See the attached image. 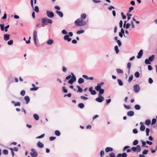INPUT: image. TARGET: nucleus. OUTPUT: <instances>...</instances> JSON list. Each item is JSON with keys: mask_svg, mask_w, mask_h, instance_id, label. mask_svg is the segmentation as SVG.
I'll list each match as a JSON object with an SVG mask.
<instances>
[{"mask_svg": "<svg viewBox=\"0 0 157 157\" xmlns=\"http://www.w3.org/2000/svg\"><path fill=\"white\" fill-rule=\"evenodd\" d=\"M136 78H138L140 77V73L138 71L136 72L134 74Z\"/></svg>", "mask_w": 157, "mask_h": 157, "instance_id": "nucleus-34", "label": "nucleus"}, {"mask_svg": "<svg viewBox=\"0 0 157 157\" xmlns=\"http://www.w3.org/2000/svg\"><path fill=\"white\" fill-rule=\"evenodd\" d=\"M0 26L1 29V30L2 31H3L4 30V24H1Z\"/></svg>", "mask_w": 157, "mask_h": 157, "instance_id": "nucleus-53", "label": "nucleus"}, {"mask_svg": "<svg viewBox=\"0 0 157 157\" xmlns=\"http://www.w3.org/2000/svg\"><path fill=\"white\" fill-rule=\"evenodd\" d=\"M156 122V119L155 118H153L152 120L151 125L155 124Z\"/></svg>", "mask_w": 157, "mask_h": 157, "instance_id": "nucleus-45", "label": "nucleus"}, {"mask_svg": "<svg viewBox=\"0 0 157 157\" xmlns=\"http://www.w3.org/2000/svg\"><path fill=\"white\" fill-rule=\"evenodd\" d=\"M31 152L30 153V154L32 157H37L38 156V153L34 149H32L31 150Z\"/></svg>", "mask_w": 157, "mask_h": 157, "instance_id": "nucleus-4", "label": "nucleus"}, {"mask_svg": "<svg viewBox=\"0 0 157 157\" xmlns=\"http://www.w3.org/2000/svg\"><path fill=\"white\" fill-rule=\"evenodd\" d=\"M78 83L79 84H82L84 82V79L82 78H80L78 80Z\"/></svg>", "mask_w": 157, "mask_h": 157, "instance_id": "nucleus-30", "label": "nucleus"}, {"mask_svg": "<svg viewBox=\"0 0 157 157\" xmlns=\"http://www.w3.org/2000/svg\"><path fill=\"white\" fill-rule=\"evenodd\" d=\"M111 101V99H109L106 100V105H108Z\"/></svg>", "mask_w": 157, "mask_h": 157, "instance_id": "nucleus-59", "label": "nucleus"}, {"mask_svg": "<svg viewBox=\"0 0 157 157\" xmlns=\"http://www.w3.org/2000/svg\"><path fill=\"white\" fill-rule=\"evenodd\" d=\"M104 100V97L100 94H99L98 97L95 99L96 101L99 102H101Z\"/></svg>", "mask_w": 157, "mask_h": 157, "instance_id": "nucleus-5", "label": "nucleus"}, {"mask_svg": "<svg viewBox=\"0 0 157 157\" xmlns=\"http://www.w3.org/2000/svg\"><path fill=\"white\" fill-rule=\"evenodd\" d=\"M46 14L47 16L50 18H53L54 16V13L52 11H50L47 10L46 11Z\"/></svg>", "mask_w": 157, "mask_h": 157, "instance_id": "nucleus-7", "label": "nucleus"}, {"mask_svg": "<svg viewBox=\"0 0 157 157\" xmlns=\"http://www.w3.org/2000/svg\"><path fill=\"white\" fill-rule=\"evenodd\" d=\"M32 86H33L34 87L31 88L30 89V90L31 91H33V90L36 91V90H37L39 88L38 87H35V84H32Z\"/></svg>", "mask_w": 157, "mask_h": 157, "instance_id": "nucleus-15", "label": "nucleus"}, {"mask_svg": "<svg viewBox=\"0 0 157 157\" xmlns=\"http://www.w3.org/2000/svg\"><path fill=\"white\" fill-rule=\"evenodd\" d=\"M93 87H91L89 88V90L90 92V93L91 94L93 95H95L96 94V91L94 90H93Z\"/></svg>", "mask_w": 157, "mask_h": 157, "instance_id": "nucleus-12", "label": "nucleus"}, {"mask_svg": "<svg viewBox=\"0 0 157 157\" xmlns=\"http://www.w3.org/2000/svg\"><path fill=\"white\" fill-rule=\"evenodd\" d=\"M121 155V157H126L127 156V154L125 152H123Z\"/></svg>", "mask_w": 157, "mask_h": 157, "instance_id": "nucleus-58", "label": "nucleus"}, {"mask_svg": "<svg viewBox=\"0 0 157 157\" xmlns=\"http://www.w3.org/2000/svg\"><path fill=\"white\" fill-rule=\"evenodd\" d=\"M75 23L78 26H83L86 24V22L81 18L77 19L75 21Z\"/></svg>", "mask_w": 157, "mask_h": 157, "instance_id": "nucleus-1", "label": "nucleus"}, {"mask_svg": "<svg viewBox=\"0 0 157 157\" xmlns=\"http://www.w3.org/2000/svg\"><path fill=\"white\" fill-rule=\"evenodd\" d=\"M133 76L132 75H131V76L129 78V79L128 80V82H131L133 79Z\"/></svg>", "mask_w": 157, "mask_h": 157, "instance_id": "nucleus-48", "label": "nucleus"}, {"mask_svg": "<svg viewBox=\"0 0 157 157\" xmlns=\"http://www.w3.org/2000/svg\"><path fill=\"white\" fill-rule=\"evenodd\" d=\"M104 84V83L101 82L99 83L97 85L95 88V89L98 91L100 89H101V86Z\"/></svg>", "mask_w": 157, "mask_h": 157, "instance_id": "nucleus-8", "label": "nucleus"}, {"mask_svg": "<svg viewBox=\"0 0 157 157\" xmlns=\"http://www.w3.org/2000/svg\"><path fill=\"white\" fill-rule=\"evenodd\" d=\"M110 157H116L115 154L114 153H111L109 155Z\"/></svg>", "mask_w": 157, "mask_h": 157, "instance_id": "nucleus-54", "label": "nucleus"}, {"mask_svg": "<svg viewBox=\"0 0 157 157\" xmlns=\"http://www.w3.org/2000/svg\"><path fill=\"white\" fill-rule=\"evenodd\" d=\"M74 82L73 80H72L71 79H70L68 81V82L70 84H72L73 82Z\"/></svg>", "mask_w": 157, "mask_h": 157, "instance_id": "nucleus-62", "label": "nucleus"}, {"mask_svg": "<svg viewBox=\"0 0 157 157\" xmlns=\"http://www.w3.org/2000/svg\"><path fill=\"white\" fill-rule=\"evenodd\" d=\"M134 91L136 93L138 92L140 90V87L138 85L136 84L133 87Z\"/></svg>", "mask_w": 157, "mask_h": 157, "instance_id": "nucleus-9", "label": "nucleus"}, {"mask_svg": "<svg viewBox=\"0 0 157 157\" xmlns=\"http://www.w3.org/2000/svg\"><path fill=\"white\" fill-rule=\"evenodd\" d=\"M37 32L36 30H35L33 31V40L34 42L35 43V44L37 45V43H36V38H37Z\"/></svg>", "mask_w": 157, "mask_h": 157, "instance_id": "nucleus-6", "label": "nucleus"}, {"mask_svg": "<svg viewBox=\"0 0 157 157\" xmlns=\"http://www.w3.org/2000/svg\"><path fill=\"white\" fill-rule=\"evenodd\" d=\"M148 152V150H144L143 152V155H146Z\"/></svg>", "mask_w": 157, "mask_h": 157, "instance_id": "nucleus-51", "label": "nucleus"}, {"mask_svg": "<svg viewBox=\"0 0 157 157\" xmlns=\"http://www.w3.org/2000/svg\"><path fill=\"white\" fill-rule=\"evenodd\" d=\"M140 124H141V126L140 127V130L142 131H144L145 129V127L144 125L143 124V123L141 122L140 123Z\"/></svg>", "mask_w": 157, "mask_h": 157, "instance_id": "nucleus-13", "label": "nucleus"}, {"mask_svg": "<svg viewBox=\"0 0 157 157\" xmlns=\"http://www.w3.org/2000/svg\"><path fill=\"white\" fill-rule=\"evenodd\" d=\"M77 87L78 88V92L80 93L82 92V89L79 86H77Z\"/></svg>", "mask_w": 157, "mask_h": 157, "instance_id": "nucleus-41", "label": "nucleus"}, {"mask_svg": "<svg viewBox=\"0 0 157 157\" xmlns=\"http://www.w3.org/2000/svg\"><path fill=\"white\" fill-rule=\"evenodd\" d=\"M132 132L134 134H136L138 133V131L136 129H134L133 130Z\"/></svg>", "mask_w": 157, "mask_h": 157, "instance_id": "nucleus-64", "label": "nucleus"}, {"mask_svg": "<svg viewBox=\"0 0 157 157\" xmlns=\"http://www.w3.org/2000/svg\"><path fill=\"white\" fill-rule=\"evenodd\" d=\"M148 82L150 84H151L153 82V80L151 78H149L148 79Z\"/></svg>", "mask_w": 157, "mask_h": 157, "instance_id": "nucleus-55", "label": "nucleus"}, {"mask_svg": "<svg viewBox=\"0 0 157 157\" xmlns=\"http://www.w3.org/2000/svg\"><path fill=\"white\" fill-rule=\"evenodd\" d=\"M121 14L122 16V18L123 19H124L126 18V16L124 14L123 12H121Z\"/></svg>", "mask_w": 157, "mask_h": 157, "instance_id": "nucleus-61", "label": "nucleus"}, {"mask_svg": "<svg viewBox=\"0 0 157 157\" xmlns=\"http://www.w3.org/2000/svg\"><path fill=\"white\" fill-rule=\"evenodd\" d=\"M9 149L11 151V150H13V151H18V148L17 147H14V148H9Z\"/></svg>", "mask_w": 157, "mask_h": 157, "instance_id": "nucleus-33", "label": "nucleus"}, {"mask_svg": "<svg viewBox=\"0 0 157 157\" xmlns=\"http://www.w3.org/2000/svg\"><path fill=\"white\" fill-rule=\"evenodd\" d=\"M131 149L134 152L137 151V152H139L141 150L140 146L139 145L136 146V147H132Z\"/></svg>", "mask_w": 157, "mask_h": 157, "instance_id": "nucleus-3", "label": "nucleus"}, {"mask_svg": "<svg viewBox=\"0 0 157 157\" xmlns=\"http://www.w3.org/2000/svg\"><path fill=\"white\" fill-rule=\"evenodd\" d=\"M37 146L40 148H43L44 146L43 144L40 141L37 143Z\"/></svg>", "mask_w": 157, "mask_h": 157, "instance_id": "nucleus-17", "label": "nucleus"}, {"mask_svg": "<svg viewBox=\"0 0 157 157\" xmlns=\"http://www.w3.org/2000/svg\"><path fill=\"white\" fill-rule=\"evenodd\" d=\"M13 43V41L12 40H10V41H8L7 44L9 45H12Z\"/></svg>", "mask_w": 157, "mask_h": 157, "instance_id": "nucleus-47", "label": "nucleus"}, {"mask_svg": "<svg viewBox=\"0 0 157 157\" xmlns=\"http://www.w3.org/2000/svg\"><path fill=\"white\" fill-rule=\"evenodd\" d=\"M116 70L118 73L120 74L123 73V71L120 69H116Z\"/></svg>", "mask_w": 157, "mask_h": 157, "instance_id": "nucleus-39", "label": "nucleus"}, {"mask_svg": "<svg viewBox=\"0 0 157 157\" xmlns=\"http://www.w3.org/2000/svg\"><path fill=\"white\" fill-rule=\"evenodd\" d=\"M143 54V50L142 49L140 50L138 53V55L136 56L137 59H140L141 58Z\"/></svg>", "mask_w": 157, "mask_h": 157, "instance_id": "nucleus-10", "label": "nucleus"}, {"mask_svg": "<svg viewBox=\"0 0 157 157\" xmlns=\"http://www.w3.org/2000/svg\"><path fill=\"white\" fill-rule=\"evenodd\" d=\"M10 35L7 34H5L4 36V39L6 41H7L10 39Z\"/></svg>", "mask_w": 157, "mask_h": 157, "instance_id": "nucleus-14", "label": "nucleus"}, {"mask_svg": "<svg viewBox=\"0 0 157 157\" xmlns=\"http://www.w3.org/2000/svg\"><path fill=\"white\" fill-rule=\"evenodd\" d=\"M45 136V134H42L41 135L38 136V137H36V138L37 139H40V138H43L44 137V136Z\"/></svg>", "mask_w": 157, "mask_h": 157, "instance_id": "nucleus-50", "label": "nucleus"}, {"mask_svg": "<svg viewBox=\"0 0 157 157\" xmlns=\"http://www.w3.org/2000/svg\"><path fill=\"white\" fill-rule=\"evenodd\" d=\"M130 146H125L123 149V151H124L126 149L130 148Z\"/></svg>", "mask_w": 157, "mask_h": 157, "instance_id": "nucleus-57", "label": "nucleus"}, {"mask_svg": "<svg viewBox=\"0 0 157 157\" xmlns=\"http://www.w3.org/2000/svg\"><path fill=\"white\" fill-rule=\"evenodd\" d=\"M24 99L26 101V103L27 104H28L30 100L29 97L28 96H25L24 97Z\"/></svg>", "mask_w": 157, "mask_h": 157, "instance_id": "nucleus-16", "label": "nucleus"}, {"mask_svg": "<svg viewBox=\"0 0 157 157\" xmlns=\"http://www.w3.org/2000/svg\"><path fill=\"white\" fill-rule=\"evenodd\" d=\"M135 109L137 110H140V106L139 105H136L134 106Z\"/></svg>", "mask_w": 157, "mask_h": 157, "instance_id": "nucleus-32", "label": "nucleus"}, {"mask_svg": "<svg viewBox=\"0 0 157 157\" xmlns=\"http://www.w3.org/2000/svg\"><path fill=\"white\" fill-rule=\"evenodd\" d=\"M62 90H63V91L64 93H67V90L65 89V87L64 86H63L62 87Z\"/></svg>", "mask_w": 157, "mask_h": 157, "instance_id": "nucleus-52", "label": "nucleus"}, {"mask_svg": "<svg viewBox=\"0 0 157 157\" xmlns=\"http://www.w3.org/2000/svg\"><path fill=\"white\" fill-rule=\"evenodd\" d=\"M55 133L57 136H59L60 135V132L59 130H56L55 131Z\"/></svg>", "mask_w": 157, "mask_h": 157, "instance_id": "nucleus-35", "label": "nucleus"}, {"mask_svg": "<svg viewBox=\"0 0 157 157\" xmlns=\"http://www.w3.org/2000/svg\"><path fill=\"white\" fill-rule=\"evenodd\" d=\"M11 102L12 103L14 104V106H20V105H21V103H20V102H15L14 101H11Z\"/></svg>", "mask_w": 157, "mask_h": 157, "instance_id": "nucleus-18", "label": "nucleus"}, {"mask_svg": "<svg viewBox=\"0 0 157 157\" xmlns=\"http://www.w3.org/2000/svg\"><path fill=\"white\" fill-rule=\"evenodd\" d=\"M138 143V141L137 140H135L133 142V145H136Z\"/></svg>", "mask_w": 157, "mask_h": 157, "instance_id": "nucleus-44", "label": "nucleus"}, {"mask_svg": "<svg viewBox=\"0 0 157 157\" xmlns=\"http://www.w3.org/2000/svg\"><path fill=\"white\" fill-rule=\"evenodd\" d=\"M131 66V64L130 63H128L127 65V67L128 69V72H129Z\"/></svg>", "mask_w": 157, "mask_h": 157, "instance_id": "nucleus-38", "label": "nucleus"}, {"mask_svg": "<svg viewBox=\"0 0 157 157\" xmlns=\"http://www.w3.org/2000/svg\"><path fill=\"white\" fill-rule=\"evenodd\" d=\"M63 39L65 40H67L68 42H70L71 40V38L69 37V35H65Z\"/></svg>", "mask_w": 157, "mask_h": 157, "instance_id": "nucleus-11", "label": "nucleus"}, {"mask_svg": "<svg viewBox=\"0 0 157 157\" xmlns=\"http://www.w3.org/2000/svg\"><path fill=\"white\" fill-rule=\"evenodd\" d=\"M33 117L36 121H37L39 119V117L38 115L36 114H34Z\"/></svg>", "mask_w": 157, "mask_h": 157, "instance_id": "nucleus-28", "label": "nucleus"}, {"mask_svg": "<svg viewBox=\"0 0 157 157\" xmlns=\"http://www.w3.org/2000/svg\"><path fill=\"white\" fill-rule=\"evenodd\" d=\"M84 32V31L83 30H81L78 31L77 32V33L78 34H80L81 33H83Z\"/></svg>", "mask_w": 157, "mask_h": 157, "instance_id": "nucleus-37", "label": "nucleus"}, {"mask_svg": "<svg viewBox=\"0 0 157 157\" xmlns=\"http://www.w3.org/2000/svg\"><path fill=\"white\" fill-rule=\"evenodd\" d=\"M62 33L63 34H67V31L65 29L63 30Z\"/></svg>", "mask_w": 157, "mask_h": 157, "instance_id": "nucleus-63", "label": "nucleus"}, {"mask_svg": "<svg viewBox=\"0 0 157 157\" xmlns=\"http://www.w3.org/2000/svg\"><path fill=\"white\" fill-rule=\"evenodd\" d=\"M41 21L42 24V26L43 27L44 26V25H47L48 23L52 24V21L51 19L46 18H42L41 19Z\"/></svg>", "mask_w": 157, "mask_h": 157, "instance_id": "nucleus-2", "label": "nucleus"}, {"mask_svg": "<svg viewBox=\"0 0 157 157\" xmlns=\"http://www.w3.org/2000/svg\"><path fill=\"white\" fill-rule=\"evenodd\" d=\"M34 10L36 13H38L39 12V9L38 6H36L35 7Z\"/></svg>", "mask_w": 157, "mask_h": 157, "instance_id": "nucleus-46", "label": "nucleus"}, {"mask_svg": "<svg viewBox=\"0 0 157 157\" xmlns=\"http://www.w3.org/2000/svg\"><path fill=\"white\" fill-rule=\"evenodd\" d=\"M2 153L4 155H7L8 154V151L6 149H4L3 150Z\"/></svg>", "mask_w": 157, "mask_h": 157, "instance_id": "nucleus-40", "label": "nucleus"}, {"mask_svg": "<svg viewBox=\"0 0 157 157\" xmlns=\"http://www.w3.org/2000/svg\"><path fill=\"white\" fill-rule=\"evenodd\" d=\"M141 141L142 142V146L143 147H148V146H146V142L145 141H143V140H141Z\"/></svg>", "mask_w": 157, "mask_h": 157, "instance_id": "nucleus-26", "label": "nucleus"}, {"mask_svg": "<svg viewBox=\"0 0 157 157\" xmlns=\"http://www.w3.org/2000/svg\"><path fill=\"white\" fill-rule=\"evenodd\" d=\"M78 106L81 109H83L84 107V105L82 103H80L78 105Z\"/></svg>", "mask_w": 157, "mask_h": 157, "instance_id": "nucleus-27", "label": "nucleus"}, {"mask_svg": "<svg viewBox=\"0 0 157 157\" xmlns=\"http://www.w3.org/2000/svg\"><path fill=\"white\" fill-rule=\"evenodd\" d=\"M124 105V107L126 109H130L131 108L130 106H129V105H125V104Z\"/></svg>", "mask_w": 157, "mask_h": 157, "instance_id": "nucleus-56", "label": "nucleus"}, {"mask_svg": "<svg viewBox=\"0 0 157 157\" xmlns=\"http://www.w3.org/2000/svg\"><path fill=\"white\" fill-rule=\"evenodd\" d=\"M81 18L82 19H85L86 17V15L85 13H82L81 15Z\"/></svg>", "mask_w": 157, "mask_h": 157, "instance_id": "nucleus-29", "label": "nucleus"}, {"mask_svg": "<svg viewBox=\"0 0 157 157\" xmlns=\"http://www.w3.org/2000/svg\"><path fill=\"white\" fill-rule=\"evenodd\" d=\"M53 43V40L52 39H50L47 42V43L48 45H51Z\"/></svg>", "mask_w": 157, "mask_h": 157, "instance_id": "nucleus-22", "label": "nucleus"}, {"mask_svg": "<svg viewBox=\"0 0 157 157\" xmlns=\"http://www.w3.org/2000/svg\"><path fill=\"white\" fill-rule=\"evenodd\" d=\"M117 43L119 47H120L121 45H122L121 43L119 40H117Z\"/></svg>", "mask_w": 157, "mask_h": 157, "instance_id": "nucleus-60", "label": "nucleus"}, {"mask_svg": "<svg viewBox=\"0 0 157 157\" xmlns=\"http://www.w3.org/2000/svg\"><path fill=\"white\" fill-rule=\"evenodd\" d=\"M99 91V94L101 95V94H102L104 92V90L103 89H101L98 90Z\"/></svg>", "mask_w": 157, "mask_h": 157, "instance_id": "nucleus-42", "label": "nucleus"}, {"mask_svg": "<svg viewBox=\"0 0 157 157\" xmlns=\"http://www.w3.org/2000/svg\"><path fill=\"white\" fill-rule=\"evenodd\" d=\"M151 123V120L149 119H147L145 121V124L147 125V126H148Z\"/></svg>", "mask_w": 157, "mask_h": 157, "instance_id": "nucleus-23", "label": "nucleus"}, {"mask_svg": "<svg viewBox=\"0 0 157 157\" xmlns=\"http://www.w3.org/2000/svg\"><path fill=\"white\" fill-rule=\"evenodd\" d=\"M127 114L129 116L132 117L134 115V112L132 111H129L127 112Z\"/></svg>", "mask_w": 157, "mask_h": 157, "instance_id": "nucleus-19", "label": "nucleus"}, {"mask_svg": "<svg viewBox=\"0 0 157 157\" xmlns=\"http://www.w3.org/2000/svg\"><path fill=\"white\" fill-rule=\"evenodd\" d=\"M56 13L60 17H63V15L62 12L56 10Z\"/></svg>", "mask_w": 157, "mask_h": 157, "instance_id": "nucleus-20", "label": "nucleus"}, {"mask_svg": "<svg viewBox=\"0 0 157 157\" xmlns=\"http://www.w3.org/2000/svg\"><path fill=\"white\" fill-rule=\"evenodd\" d=\"M154 55H152L151 56L148 58V59L150 62H152L154 58Z\"/></svg>", "mask_w": 157, "mask_h": 157, "instance_id": "nucleus-25", "label": "nucleus"}, {"mask_svg": "<svg viewBox=\"0 0 157 157\" xmlns=\"http://www.w3.org/2000/svg\"><path fill=\"white\" fill-rule=\"evenodd\" d=\"M25 92L24 90H22L21 92V95L22 96H24L25 95Z\"/></svg>", "mask_w": 157, "mask_h": 157, "instance_id": "nucleus-49", "label": "nucleus"}, {"mask_svg": "<svg viewBox=\"0 0 157 157\" xmlns=\"http://www.w3.org/2000/svg\"><path fill=\"white\" fill-rule=\"evenodd\" d=\"M114 50L116 52V54L118 53L119 52V50L118 49V46L116 45L114 47Z\"/></svg>", "mask_w": 157, "mask_h": 157, "instance_id": "nucleus-31", "label": "nucleus"}, {"mask_svg": "<svg viewBox=\"0 0 157 157\" xmlns=\"http://www.w3.org/2000/svg\"><path fill=\"white\" fill-rule=\"evenodd\" d=\"M113 150V148L109 147H107L105 149V151L107 152H109L110 151H112Z\"/></svg>", "mask_w": 157, "mask_h": 157, "instance_id": "nucleus-21", "label": "nucleus"}, {"mask_svg": "<svg viewBox=\"0 0 157 157\" xmlns=\"http://www.w3.org/2000/svg\"><path fill=\"white\" fill-rule=\"evenodd\" d=\"M145 63L146 64H151L150 61L148 59H146L145 61Z\"/></svg>", "mask_w": 157, "mask_h": 157, "instance_id": "nucleus-43", "label": "nucleus"}, {"mask_svg": "<svg viewBox=\"0 0 157 157\" xmlns=\"http://www.w3.org/2000/svg\"><path fill=\"white\" fill-rule=\"evenodd\" d=\"M117 81L119 85L120 86H122L123 85V83L122 81L120 79H117Z\"/></svg>", "mask_w": 157, "mask_h": 157, "instance_id": "nucleus-36", "label": "nucleus"}, {"mask_svg": "<svg viewBox=\"0 0 157 157\" xmlns=\"http://www.w3.org/2000/svg\"><path fill=\"white\" fill-rule=\"evenodd\" d=\"M71 75H72L71 79H72L74 82L76 81V78L72 72L71 73Z\"/></svg>", "mask_w": 157, "mask_h": 157, "instance_id": "nucleus-24", "label": "nucleus"}]
</instances>
